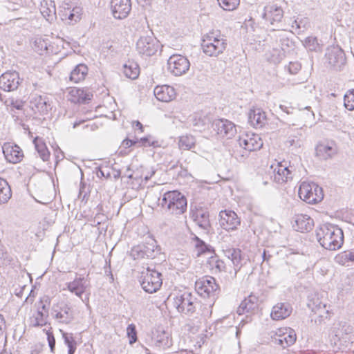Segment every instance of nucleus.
Masks as SVG:
<instances>
[{"label":"nucleus","mask_w":354,"mask_h":354,"mask_svg":"<svg viewBox=\"0 0 354 354\" xmlns=\"http://www.w3.org/2000/svg\"><path fill=\"white\" fill-rule=\"evenodd\" d=\"M316 236L320 245L326 250H336L344 243V233L341 228L333 224H324L316 230Z\"/></svg>","instance_id":"1"},{"label":"nucleus","mask_w":354,"mask_h":354,"mask_svg":"<svg viewBox=\"0 0 354 354\" xmlns=\"http://www.w3.org/2000/svg\"><path fill=\"white\" fill-rule=\"evenodd\" d=\"M174 304L178 313L189 317L194 316L198 320L193 324L194 327L199 326V324H201L199 317L201 316L202 305L194 295L189 292L178 295L174 298Z\"/></svg>","instance_id":"2"},{"label":"nucleus","mask_w":354,"mask_h":354,"mask_svg":"<svg viewBox=\"0 0 354 354\" xmlns=\"http://www.w3.org/2000/svg\"><path fill=\"white\" fill-rule=\"evenodd\" d=\"M227 46V40L217 32H209L203 36L201 47L203 53L209 57H218Z\"/></svg>","instance_id":"3"},{"label":"nucleus","mask_w":354,"mask_h":354,"mask_svg":"<svg viewBox=\"0 0 354 354\" xmlns=\"http://www.w3.org/2000/svg\"><path fill=\"white\" fill-rule=\"evenodd\" d=\"M160 204L163 208H166L169 213L176 215L183 214L187 206L185 196L176 190L165 193Z\"/></svg>","instance_id":"4"},{"label":"nucleus","mask_w":354,"mask_h":354,"mask_svg":"<svg viewBox=\"0 0 354 354\" xmlns=\"http://www.w3.org/2000/svg\"><path fill=\"white\" fill-rule=\"evenodd\" d=\"M160 48L159 41L154 37L151 30L142 35L136 43V50L140 55L151 57Z\"/></svg>","instance_id":"5"},{"label":"nucleus","mask_w":354,"mask_h":354,"mask_svg":"<svg viewBox=\"0 0 354 354\" xmlns=\"http://www.w3.org/2000/svg\"><path fill=\"white\" fill-rule=\"evenodd\" d=\"M298 194L301 200L309 204L320 202L324 198L322 188L313 182H302Z\"/></svg>","instance_id":"6"},{"label":"nucleus","mask_w":354,"mask_h":354,"mask_svg":"<svg viewBox=\"0 0 354 354\" xmlns=\"http://www.w3.org/2000/svg\"><path fill=\"white\" fill-rule=\"evenodd\" d=\"M195 290L201 297L204 298L212 297L214 299L219 294L220 287L214 277L205 276L196 281Z\"/></svg>","instance_id":"7"},{"label":"nucleus","mask_w":354,"mask_h":354,"mask_svg":"<svg viewBox=\"0 0 354 354\" xmlns=\"http://www.w3.org/2000/svg\"><path fill=\"white\" fill-rule=\"evenodd\" d=\"M283 15L284 12L281 6L271 5L265 8L263 18L277 30H288L290 25L286 22Z\"/></svg>","instance_id":"8"},{"label":"nucleus","mask_w":354,"mask_h":354,"mask_svg":"<svg viewBox=\"0 0 354 354\" xmlns=\"http://www.w3.org/2000/svg\"><path fill=\"white\" fill-rule=\"evenodd\" d=\"M161 273L156 270L148 268L145 272H142L140 284L142 289L148 293H153L158 291L162 284Z\"/></svg>","instance_id":"9"},{"label":"nucleus","mask_w":354,"mask_h":354,"mask_svg":"<svg viewBox=\"0 0 354 354\" xmlns=\"http://www.w3.org/2000/svg\"><path fill=\"white\" fill-rule=\"evenodd\" d=\"M353 326L346 322L340 321L334 323L331 329V333L333 335V337L330 339L331 344L339 348V346L341 344L342 341L346 342L351 340L350 335L353 333Z\"/></svg>","instance_id":"10"},{"label":"nucleus","mask_w":354,"mask_h":354,"mask_svg":"<svg viewBox=\"0 0 354 354\" xmlns=\"http://www.w3.org/2000/svg\"><path fill=\"white\" fill-rule=\"evenodd\" d=\"M160 248L157 245L156 241L154 239H150L148 242L133 247L130 254L134 259H153L160 254Z\"/></svg>","instance_id":"11"},{"label":"nucleus","mask_w":354,"mask_h":354,"mask_svg":"<svg viewBox=\"0 0 354 354\" xmlns=\"http://www.w3.org/2000/svg\"><path fill=\"white\" fill-rule=\"evenodd\" d=\"M325 57L328 64L335 70H341L346 62L345 53L339 46H328Z\"/></svg>","instance_id":"12"},{"label":"nucleus","mask_w":354,"mask_h":354,"mask_svg":"<svg viewBox=\"0 0 354 354\" xmlns=\"http://www.w3.org/2000/svg\"><path fill=\"white\" fill-rule=\"evenodd\" d=\"M168 70L175 76H180L185 74L189 69L190 63L187 57L181 55H173L168 61Z\"/></svg>","instance_id":"13"},{"label":"nucleus","mask_w":354,"mask_h":354,"mask_svg":"<svg viewBox=\"0 0 354 354\" xmlns=\"http://www.w3.org/2000/svg\"><path fill=\"white\" fill-rule=\"evenodd\" d=\"M307 306L312 312L317 314V318L315 319L316 324H322L326 319H330V310L317 295L309 298Z\"/></svg>","instance_id":"14"},{"label":"nucleus","mask_w":354,"mask_h":354,"mask_svg":"<svg viewBox=\"0 0 354 354\" xmlns=\"http://www.w3.org/2000/svg\"><path fill=\"white\" fill-rule=\"evenodd\" d=\"M219 224L223 229L233 231L240 225L241 219L232 210H221L219 212Z\"/></svg>","instance_id":"15"},{"label":"nucleus","mask_w":354,"mask_h":354,"mask_svg":"<svg viewBox=\"0 0 354 354\" xmlns=\"http://www.w3.org/2000/svg\"><path fill=\"white\" fill-rule=\"evenodd\" d=\"M237 142L246 152H251L260 149L263 142L259 135L245 133L239 137Z\"/></svg>","instance_id":"16"},{"label":"nucleus","mask_w":354,"mask_h":354,"mask_svg":"<svg viewBox=\"0 0 354 354\" xmlns=\"http://www.w3.org/2000/svg\"><path fill=\"white\" fill-rule=\"evenodd\" d=\"M237 142L246 152H251L260 149L263 142L259 135L245 133L239 137Z\"/></svg>","instance_id":"17"},{"label":"nucleus","mask_w":354,"mask_h":354,"mask_svg":"<svg viewBox=\"0 0 354 354\" xmlns=\"http://www.w3.org/2000/svg\"><path fill=\"white\" fill-rule=\"evenodd\" d=\"M273 169V180L278 184H283L292 179V167L287 165V162L283 160L279 162L275 166L272 165Z\"/></svg>","instance_id":"18"},{"label":"nucleus","mask_w":354,"mask_h":354,"mask_svg":"<svg viewBox=\"0 0 354 354\" xmlns=\"http://www.w3.org/2000/svg\"><path fill=\"white\" fill-rule=\"evenodd\" d=\"M212 127L217 134L222 138L230 139L236 133V129L233 122L225 119L215 120Z\"/></svg>","instance_id":"19"},{"label":"nucleus","mask_w":354,"mask_h":354,"mask_svg":"<svg viewBox=\"0 0 354 354\" xmlns=\"http://www.w3.org/2000/svg\"><path fill=\"white\" fill-rule=\"evenodd\" d=\"M21 82L19 73L9 71L0 76V88L5 91H13L19 87Z\"/></svg>","instance_id":"20"},{"label":"nucleus","mask_w":354,"mask_h":354,"mask_svg":"<svg viewBox=\"0 0 354 354\" xmlns=\"http://www.w3.org/2000/svg\"><path fill=\"white\" fill-rule=\"evenodd\" d=\"M111 9L115 19H124L129 16L131 10V1L111 0Z\"/></svg>","instance_id":"21"},{"label":"nucleus","mask_w":354,"mask_h":354,"mask_svg":"<svg viewBox=\"0 0 354 354\" xmlns=\"http://www.w3.org/2000/svg\"><path fill=\"white\" fill-rule=\"evenodd\" d=\"M89 284L87 279L84 277H77L73 281L66 283L67 289L77 297L80 298L83 302L88 301V297L85 299L82 298L84 293L86 291Z\"/></svg>","instance_id":"22"},{"label":"nucleus","mask_w":354,"mask_h":354,"mask_svg":"<svg viewBox=\"0 0 354 354\" xmlns=\"http://www.w3.org/2000/svg\"><path fill=\"white\" fill-rule=\"evenodd\" d=\"M5 158L10 163L16 164L21 161L24 153L21 148L10 142H6L2 146Z\"/></svg>","instance_id":"23"},{"label":"nucleus","mask_w":354,"mask_h":354,"mask_svg":"<svg viewBox=\"0 0 354 354\" xmlns=\"http://www.w3.org/2000/svg\"><path fill=\"white\" fill-rule=\"evenodd\" d=\"M337 152V149L333 142H320L315 147L316 156L324 160L333 158Z\"/></svg>","instance_id":"24"},{"label":"nucleus","mask_w":354,"mask_h":354,"mask_svg":"<svg viewBox=\"0 0 354 354\" xmlns=\"http://www.w3.org/2000/svg\"><path fill=\"white\" fill-rule=\"evenodd\" d=\"M248 122L255 128H261L267 123V116L261 108L253 107L248 113Z\"/></svg>","instance_id":"25"},{"label":"nucleus","mask_w":354,"mask_h":354,"mask_svg":"<svg viewBox=\"0 0 354 354\" xmlns=\"http://www.w3.org/2000/svg\"><path fill=\"white\" fill-rule=\"evenodd\" d=\"M153 93L158 100L165 102L173 100L176 95L174 88L169 85L157 86Z\"/></svg>","instance_id":"26"},{"label":"nucleus","mask_w":354,"mask_h":354,"mask_svg":"<svg viewBox=\"0 0 354 354\" xmlns=\"http://www.w3.org/2000/svg\"><path fill=\"white\" fill-rule=\"evenodd\" d=\"M295 225L293 227L295 230L300 232H310L314 227V221L307 214H297L295 217Z\"/></svg>","instance_id":"27"},{"label":"nucleus","mask_w":354,"mask_h":354,"mask_svg":"<svg viewBox=\"0 0 354 354\" xmlns=\"http://www.w3.org/2000/svg\"><path fill=\"white\" fill-rule=\"evenodd\" d=\"M292 308L289 303H278L273 306L270 316L274 320H281L289 317Z\"/></svg>","instance_id":"28"},{"label":"nucleus","mask_w":354,"mask_h":354,"mask_svg":"<svg viewBox=\"0 0 354 354\" xmlns=\"http://www.w3.org/2000/svg\"><path fill=\"white\" fill-rule=\"evenodd\" d=\"M258 297L255 295H250L240 304L237 313L243 315L244 313H252L258 308Z\"/></svg>","instance_id":"29"},{"label":"nucleus","mask_w":354,"mask_h":354,"mask_svg":"<svg viewBox=\"0 0 354 354\" xmlns=\"http://www.w3.org/2000/svg\"><path fill=\"white\" fill-rule=\"evenodd\" d=\"M192 218L199 227L206 232L209 231L211 225L207 211H205L202 208L198 209L196 212L192 214Z\"/></svg>","instance_id":"30"},{"label":"nucleus","mask_w":354,"mask_h":354,"mask_svg":"<svg viewBox=\"0 0 354 354\" xmlns=\"http://www.w3.org/2000/svg\"><path fill=\"white\" fill-rule=\"evenodd\" d=\"M32 110H35L41 114H46L50 109V104L46 96L35 95L30 100Z\"/></svg>","instance_id":"31"},{"label":"nucleus","mask_w":354,"mask_h":354,"mask_svg":"<svg viewBox=\"0 0 354 354\" xmlns=\"http://www.w3.org/2000/svg\"><path fill=\"white\" fill-rule=\"evenodd\" d=\"M296 334L294 330L286 328L283 335H279L278 337L274 338V342L283 348L288 347L292 345L296 341Z\"/></svg>","instance_id":"32"},{"label":"nucleus","mask_w":354,"mask_h":354,"mask_svg":"<svg viewBox=\"0 0 354 354\" xmlns=\"http://www.w3.org/2000/svg\"><path fill=\"white\" fill-rule=\"evenodd\" d=\"M40 12L49 22L56 19V8L53 1L44 0L41 3Z\"/></svg>","instance_id":"33"},{"label":"nucleus","mask_w":354,"mask_h":354,"mask_svg":"<svg viewBox=\"0 0 354 354\" xmlns=\"http://www.w3.org/2000/svg\"><path fill=\"white\" fill-rule=\"evenodd\" d=\"M88 71V69L86 65L80 64L71 72L70 80L75 83H78L85 79Z\"/></svg>","instance_id":"34"},{"label":"nucleus","mask_w":354,"mask_h":354,"mask_svg":"<svg viewBox=\"0 0 354 354\" xmlns=\"http://www.w3.org/2000/svg\"><path fill=\"white\" fill-rule=\"evenodd\" d=\"M55 318L61 323L68 324L73 321L74 317L71 307L65 305L59 312L56 313Z\"/></svg>","instance_id":"35"},{"label":"nucleus","mask_w":354,"mask_h":354,"mask_svg":"<svg viewBox=\"0 0 354 354\" xmlns=\"http://www.w3.org/2000/svg\"><path fill=\"white\" fill-rule=\"evenodd\" d=\"M12 196V191L6 180L0 178V205L6 203Z\"/></svg>","instance_id":"36"},{"label":"nucleus","mask_w":354,"mask_h":354,"mask_svg":"<svg viewBox=\"0 0 354 354\" xmlns=\"http://www.w3.org/2000/svg\"><path fill=\"white\" fill-rule=\"evenodd\" d=\"M124 75L131 80L136 79L140 73V68L136 63L129 62L123 66Z\"/></svg>","instance_id":"37"},{"label":"nucleus","mask_w":354,"mask_h":354,"mask_svg":"<svg viewBox=\"0 0 354 354\" xmlns=\"http://www.w3.org/2000/svg\"><path fill=\"white\" fill-rule=\"evenodd\" d=\"M71 93L73 97L77 98L73 100H76L77 102L81 104L88 103L93 97V95L90 92L80 88L73 89Z\"/></svg>","instance_id":"38"},{"label":"nucleus","mask_w":354,"mask_h":354,"mask_svg":"<svg viewBox=\"0 0 354 354\" xmlns=\"http://www.w3.org/2000/svg\"><path fill=\"white\" fill-rule=\"evenodd\" d=\"M33 142L40 158L44 161H47L49 158L50 153L45 143L41 139H38L37 138L34 140Z\"/></svg>","instance_id":"39"},{"label":"nucleus","mask_w":354,"mask_h":354,"mask_svg":"<svg viewBox=\"0 0 354 354\" xmlns=\"http://www.w3.org/2000/svg\"><path fill=\"white\" fill-rule=\"evenodd\" d=\"M227 256L232 261L234 267H241V251L239 249L232 248L226 251Z\"/></svg>","instance_id":"40"},{"label":"nucleus","mask_w":354,"mask_h":354,"mask_svg":"<svg viewBox=\"0 0 354 354\" xmlns=\"http://www.w3.org/2000/svg\"><path fill=\"white\" fill-rule=\"evenodd\" d=\"M195 138L190 135L183 136L180 137L178 145L181 149L189 150L195 145Z\"/></svg>","instance_id":"41"},{"label":"nucleus","mask_w":354,"mask_h":354,"mask_svg":"<svg viewBox=\"0 0 354 354\" xmlns=\"http://www.w3.org/2000/svg\"><path fill=\"white\" fill-rule=\"evenodd\" d=\"M336 259L342 265L348 262L354 263V248L342 252L336 257Z\"/></svg>","instance_id":"42"},{"label":"nucleus","mask_w":354,"mask_h":354,"mask_svg":"<svg viewBox=\"0 0 354 354\" xmlns=\"http://www.w3.org/2000/svg\"><path fill=\"white\" fill-rule=\"evenodd\" d=\"M171 339L165 332L157 336L156 346L162 349L167 348L171 346Z\"/></svg>","instance_id":"43"},{"label":"nucleus","mask_w":354,"mask_h":354,"mask_svg":"<svg viewBox=\"0 0 354 354\" xmlns=\"http://www.w3.org/2000/svg\"><path fill=\"white\" fill-rule=\"evenodd\" d=\"M193 240L195 241V248L198 252L197 256L199 257L202 254L211 251V246L206 244L203 240L197 236H194Z\"/></svg>","instance_id":"44"},{"label":"nucleus","mask_w":354,"mask_h":354,"mask_svg":"<svg viewBox=\"0 0 354 354\" xmlns=\"http://www.w3.org/2000/svg\"><path fill=\"white\" fill-rule=\"evenodd\" d=\"M219 6L225 10H234L240 3V0H217Z\"/></svg>","instance_id":"45"},{"label":"nucleus","mask_w":354,"mask_h":354,"mask_svg":"<svg viewBox=\"0 0 354 354\" xmlns=\"http://www.w3.org/2000/svg\"><path fill=\"white\" fill-rule=\"evenodd\" d=\"M344 104L346 109L354 110V89L348 91L344 97Z\"/></svg>","instance_id":"46"},{"label":"nucleus","mask_w":354,"mask_h":354,"mask_svg":"<svg viewBox=\"0 0 354 354\" xmlns=\"http://www.w3.org/2000/svg\"><path fill=\"white\" fill-rule=\"evenodd\" d=\"M34 48L38 53L41 55L48 50V42L41 38H37L34 41Z\"/></svg>","instance_id":"47"},{"label":"nucleus","mask_w":354,"mask_h":354,"mask_svg":"<svg viewBox=\"0 0 354 354\" xmlns=\"http://www.w3.org/2000/svg\"><path fill=\"white\" fill-rule=\"evenodd\" d=\"M304 45L306 48L310 51H316L319 47L317 39L316 37H308L304 41Z\"/></svg>","instance_id":"48"},{"label":"nucleus","mask_w":354,"mask_h":354,"mask_svg":"<svg viewBox=\"0 0 354 354\" xmlns=\"http://www.w3.org/2000/svg\"><path fill=\"white\" fill-rule=\"evenodd\" d=\"M127 333L129 339L130 344H133L137 341V332L136 326L133 324H131L127 326Z\"/></svg>","instance_id":"49"},{"label":"nucleus","mask_w":354,"mask_h":354,"mask_svg":"<svg viewBox=\"0 0 354 354\" xmlns=\"http://www.w3.org/2000/svg\"><path fill=\"white\" fill-rule=\"evenodd\" d=\"M281 50H282L284 53L286 52L290 51L291 49H293L295 46L292 40L289 39L288 37L282 38L281 39Z\"/></svg>","instance_id":"50"},{"label":"nucleus","mask_w":354,"mask_h":354,"mask_svg":"<svg viewBox=\"0 0 354 354\" xmlns=\"http://www.w3.org/2000/svg\"><path fill=\"white\" fill-rule=\"evenodd\" d=\"M68 19L71 21H73L75 23L80 21L81 19V8L79 7L74 8L72 10L70 11Z\"/></svg>","instance_id":"51"},{"label":"nucleus","mask_w":354,"mask_h":354,"mask_svg":"<svg viewBox=\"0 0 354 354\" xmlns=\"http://www.w3.org/2000/svg\"><path fill=\"white\" fill-rule=\"evenodd\" d=\"M88 187H87L86 185L84 183L81 182L78 194L79 199H81L82 201H87L88 197Z\"/></svg>","instance_id":"52"},{"label":"nucleus","mask_w":354,"mask_h":354,"mask_svg":"<svg viewBox=\"0 0 354 354\" xmlns=\"http://www.w3.org/2000/svg\"><path fill=\"white\" fill-rule=\"evenodd\" d=\"M285 57V53L279 49H273L270 59L274 63H279Z\"/></svg>","instance_id":"53"},{"label":"nucleus","mask_w":354,"mask_h":354,"mask_svg":"<svg viewBox=\"0 0 354 354\" xmlns=\"http://www.w3.org/2000/svg\"><path fill=\"white\" fill-rule=\"evenodd\" d=\"M286 68L290 74L295 75L301 70V65L297 61L290 62Z\"/></svg>","instance_id":"54"},{"label":"nucleus","mask_w":354,"mask_h":354,"mask_svg":"<svg viewBox=\"0 0 354 354\" xmlns=\"http://www.w3.org/2000/svg\"><path fill=\"white\" fill-rule=\"evenodd\" d=\"M60 332L62 333V337L64 339V342L67 345V346H69V345L72 346L76 344V342L73 339L72 333H67L63 331L62 330H60Z\"/></svg>","instance_id":"55"},{"label":"nucleus","mask_w":354,"mask_h":354,"mask_svg":"<svg viewBox=\"0 0 354 354\" xmlns=\"http://www.w3.org/2000/svg\"><path fill=\"white\" fill-rule=\"evenodd\" d=\"M47 339L48 342V345L50 348L51 352H54L55 348V339L53 334L50 332L47 333Z\"/></svg>","instance_id":"56"},{"label":"nucleus","mask_w":354,"mask_h":354,"mask_svg":"<svg viewBox=\"0 0 354 354\" xmlns=\"http://www.w3.org/2000/svg\"><path fill=\"white\" fill-rule=\"evenodd\" d=\"M138 143V139L136 140H130L128 138L124 139L122 142V146L125 148H129L133 145H136Z\"/></svg>","instance_id":"57"},{"label":"nucleus","mask_w":354,"mask_h":354,"mask_svg":"<svg viewBox=\"0 0 354 354\" xmlns=\"http://www.w3.org/2000/svg\"><path fill=\"white\" fill-rule=\"evenodd\" d=\"M140 145V146H144V147H147V146H152V145H154V142H151L150 141V137H144V138H140V140H138V143Z\"/></svg>","instance_id":"58"},{"label":"nucleus","mask_w":354,"mask_h":354,"mask_svg":"<svg viewBox=\"0 0 354 354\" xmlns=\"http://www.w3.org/2000/svg\"><path fill=\"white\" fill-rule=\"evenodd\" d=\"M97 176H103L106 178H108L111 176V174H110L108 168H105V169L100 168L99 171H97Z\"/></svg>","instance_id":"59"},{"label":"nucleus","mask_w":354,"mask_h":354,"mask_svg":"<svg viewBox=\"0 0 354 354\" xmlns=\"http://www.w3.org/2000/svg\"><path fill=\"white\" fill-rule=\"evenodd\" d=\"M215 268L219 271V272H221L224 270L225 268V263L223 261L221 260H216L215 261V266H214Z\"/></svg>","instance_id":"60"},{"label":"nucleus","mask_w":354,"mask_h":354,"mask_svg":"<svg viewBox=\"0 0 354 354\" xmlns=\"http://www.w3.org/2000/svg\"><path fill=\"white\" fill-rule=\"evenodd\" d=\"M38 317L36 318V323L35 324V326H43V320L42 317L44 316V314L41 311H38Z\"/></svg>","instance_id":"61"},{"label":"nucleus","mask_w":354,"mask_h":354,"mask_svg":"<svg viewBox=\"0 0 354 354\" xmlns=\"http://www.w3.org/2000/svg\"><path fill=\"white\" fill-rule=\"evenodd\" d=\"M271 257H272V255H270V254H268L266 250H264L263 252V254H262L263 261L268 262Z\"/></svg>","instance_id":"62"},{"label":"nucleus","mask_w":354,"mask_h":354,"mask_svg":"<svg viewBox=\"0 0 354 354\" xmlns=\"http://www.w3.org/2000/svg\"><path fill=\"white\" fill-rule=\"evenodd\" d=\"M12 105L14 108H15L17 110H21L23 108V103L21 102H12Z\"/></svg>","instance_id":"63"},{"label":"nucleus","mask_w":354,"mask_h":354,"mask_svg":"<svg viewBox=\"0 0 354 354\" xmlns=\"http://www.w3.org/2000/svg\"><path fill=\"white\" fill-rule=\"evenodd\" d=\"M133 127H138L140 130V132H143V125L138 120L133 122Z\"/></svg>","instance_id":"64"}]
</instances>
